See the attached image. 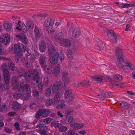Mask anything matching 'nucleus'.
<instances>
[{
    "label": "nucleus",
    "mask_w": 135,
    "mask_h": 135,
    "mask_svg": "<svg viewBox=\"0 0 135 135\" xmlns=\"http://www.w3.org/2000/svg\"><path fill=\"white\" fill-rule=\"evenodd\" d=\"M30 90V85L27 84H21L20 87L18 89L19 91L23 92L22 97L25 100H28L29 99L31 93Z\"/></svg>",
    "instance_id": "f257e3e1"
},
{
    "label": "nucleus",
    "mask_w": 135,
    "mask_h": 135,
    "mask_svg": "<svg viewBox=\"0 0 135 135\" xmlns=\"http://www.w3.org/2000/svg\"><path fill=\"white\" fill-rule=\"evenodd\" d=\"M39 72L37 69H34L31 72L28 71L26 72L25 74H21L20 75V77L24 76L26 77L31 78L32 77L33 81L37 84L40 81V79L39 76Z\"/></svg>",
    "instance_id": "f03ea898"
},
{
    "label": "nucleus",
    "mask_w": 135,
    "mask_h": 135,
    "mask_svg": "<svg viewBox=\"0 0 135 135\" xmlns=\"http://www.w3.org/2000/svg\"><path fill=\"white\" fill-rule=\"evenodd\" d=\"M104 78L107 81L111 82L113 86L117 87L119 83H118L117 80H121L123 78L119 74L114 75L113 79H111L110 77L108 76H105Z\"/></svg>",
    "instance_id": "7ed1b4c3"
},
{
    "label": "nucleus",
    "mask_w": 135,
    "mask_h": 135,
    "mask_svg": "<svg viewBox=\"0 0 135 135\" xmlns=\"http://www.w3.org/2000/svg\"><path fill=\"white\" fill-rule=\"evenodd\" d=\"M51 112V111L49 109H41L38 110L35 115L36 118L40 119L41 116H42L43 117H48Z\"/></svg>",
    "instance_id": "20e7f679"
},
{
    "label": "nucleus",
    "mask_w": 135,
    "mask_h": 135,
    "mask_svg": "<svg viewBox=\"0 0 135 135\" xmlns=\"http://www.w3.org/2000/svg\"><path fill=\"white\" fill-rule=\"evenodd\" d=\"M26 47L21 43L15 44L14 45L13 53H22L25 52Z\"/></svg>",
    "instance_id": "39448f33"
},
{
    "label": "nucleus",
    "mask_w": 135,
    "mask_h": 135,
    "mask_svg": "<svg viewBox=\"0 0 135 135\" xmlns=\"http://www.w3.org/2000/svg\"><path fill=\"white\" fill-rule=\"evenodd\" d=\"M39 61L42 67L44 69L46 68L47 67L46 65L47 59L44 54L41 55L39 58Z\"/></svg>",
    "instance_id": "423d86ee"
},
{
    "label": "nucleus",
    "mask_w": 135,
    "mask_h": 135,
    "mask_svg": "<svg viewBox=\"0 0 135 135\" xmlns=\"http://www.w3.org/2000/svg\"><path fill=\"white\" fill-rule=\"evenodd\" d=\"M2 70L3 71V76L5 83L6 84H8L9 83L10 81V76L9 72L7 69L3 68V66L2 68Z\"/></svg>",
    "instance_id": "0eeeda50"
},
{
    "label": "nucleus",
    "mask_w": 135,
    "mask_h": 135,
    "mask_svg": "<svg viewBox=\"0 0 135 135\" xmlns=\"http://www.w3.org/2000/svg\"><path fill=\"white\" fill-rule=\"evenodd\" d=\"M91 83L88 80H85L81 81L77 84H75L74 86L77 88L79 87H84L88 88L91 86Z\"/></svg>",
    "instance_id": "6e6552de"
},
{
    "label": "nucleus",
    "mask_w": 135,
    "mask_h": 135,
    "mask_svg": "<svg viewBox=\"0 0 135 135\" xmlns=\"http://www.w3.org/2000/svg\"><path fill=\"white\" fill-rule=\"evenodd\" d=\"M11 83L12 84V87L13 88L15 89H17L18 90V88L20 87L21 84H23V83H20V85L18 79L17 77L16 76H13L12 77Z\"/></svg>",
    "instance_id": "1a4fd4ad"
},
{
    "label": "nucleus",
    "mask_w": 135,
    "mask_h": 135,
    "mask_svg": "<svg viewBox=\"0 0 135 135\" xmlns=\"http://www.w3.org/2000/svg\"><path fill=\"white\" fill-rule=\"evenodd\" d=\"M115 54L116 56L117 57V59L118 61H123L124 60L122 56V51L120 47H118L115 50Z\"/></svg>",
    "instance_id": "9d476101"
},
{
    "label": "nucleus",
    "mask_w": 135,
    "mask_h": 135,
    "mask_svg": "<svg viewBox=\"0 0 135 135\" xmlns=\"http://www.w3.org/2000/svg\"><path fill=\"white\" fill-rule=\"evenodd\" d=\"M2 43L4 45L9 44L10 40V37L7 33L3 34L2 36Z\"/></svg>",
    "instance_id": "9b49d317"
},
{
    "label": "nucleus",
    "mask_w": 135,
    "mask_h": 135,
    "mask_svg": "<svg viewBox=\"0 0 135 135\" xmlns=\"http://www.w3.org/2000/svg\"><path fill=\"white\" fill-rule=\"evenodd\" d=\"M76 50V46H74L71 49L68 50L67 52V56L68 57L71 59H73L74 53Z\"/></svg>",
    "instance_id": "f8f14e48"
},
{
    "label": "nucleus",
    "mask_w": 135,
    "mask_h": 135,
    "mask_svg": "<svg viewBox=\"0 0 135 135\" xmlns=\"http://www.w3.org/2000/svg\"><path fill=\"white\" fill-rule=\"evenodd\" d=\"M95 95L98 98L102 100H103L106 98L110 97V95L107 92L101 93L100 94H97Z\"/></svg>",
    "instance_id": "ddd939ff"
},
{
    "label": "nucleus",
    "mask_w": 135,
    "mask_h": 135,
    "mask_svg": "<svg viewBox=\"0 0 135 135\" xmlns=\"http://www.w3.org/2000/svg\"><path fill=\"white\" fill-rule=\"evenodd\" d=\"M39 50L40 52H45L46 50V45L44 41L42 40L41 41L39 45Z\"/></svg>",
    "instance_id": "4468645a"
},
{
    "label": "nucleus",
    "mask_w": 135,
    "mask_h": 135,
    "mask_svg": "<svg viewBox=\"0 0 135 135\" xmlns=\"http://www.w3.org/2000/svg\"><path fill=\"white\" fill-rule=\"evenodd\" d=\"M107 34L108 36L113 37L114 42L117 43V35L113 31L111 30H108L107 31Z\"/></svg>",
    "instance_id": "2eb2a0df"
},
{
    "label": "nucleus",
    "mask_w": 135,
    "mask_h": 135,
    "mask_svg": "<svg viewBox=\"0 0 135 135\" xmlns=\"http://www.w3.org/2000/svg\"><path fill=\"white\" fill-rule=\"evenodd\" d=\"M22 61L23 65L27 67H31L32 65V64L29 61L27 57L24 58L22 59Z\"/></svg>",
    "instance_id": "dca6fc26"
},
{
    "label": "nucleus",
    "mask_w": 135,
    "mask_h": 135,
    "mask_svg": "<svg viewBox=\"0 0 135 135\" xmlns=\"http://www.w3.org/2000/svg\"><path fill=\"white\" fill-rule=\"evenodd\" d=\"M73 36L75 38H78L80 35L81 32L80 30L78 28H75L72 32Z\"/></svg>",
    "instance_id": "f3484780"
},
{
    "label": "nucleus",
    "mask_w": 135,
    "mask_h": 135,
    "mask_svg": "<svg viewBox=\"0 0 135 135\" xmlns=\"http://www.w3.org/2000/svg\"><path fill=\"white\" fill-rule=\"evenodd\" d=\"M26 25L28 27V31L31 32L33 30L34 25L33 21L31 20H29L27 22Z\"/></svg>",
    "instance_id": "a211bd4d"
},
{
    "label": "nucleus",
    "mask_w": 135,
    "mask_h": 135,
    "mask_svg": "<svg viewBox=\"0 0 135 135\" xmlns=\"http://www.w3.org/2000/svg\"><path fill=\"white\" fill-rule=\"evenodd\" d=\"M21 105L18 103L17 101L13 102L12 108L13 110L15 111L19 110L21 108Z\"/></svg>",
    "instance_id": "6ab92c4d"
},
{
    "label": "nucleus",
    "mask_w": 135,
    "mask_h": 135,
    "mask_svg": "<svg viewBox=\"0 0 135 135\" xmlns=\"http://www.w3.org/2000/svg\"><path fill=\"white\" fill-rule=\"evenodd\" d=\"M56 49L55 46L52 45L49 46L48 50V53L49 56L52 55L55 52Z\"/></svg>",
    "instance_id": "aec40b11"
},
{
    "label": "nucleus",
    "mask_w": 135,
    "mask_h": 135,
    "mask_svg": "<svg viewBox=\"0 0 135 135\" xmlns=\"http://www.w3.org/2000/svg\"><path fill=\"white\" fill-rule=\"evenodd\" d=\"M61 45L65 47H67L71 45V43L70 41L67 39H63L62 41L61 42Z\"/></svg>",
    "instance_id": "412c9836"
},
{
    "label": "nucleus",
    "mask_w": 135,
    "mask_h": 135,
    "mask_svg": "<svg viewBox=\"0 0 135 135\" xmlns=\"http://www.w3.org/2000/svg\"><path fill=\"white\" fill-rule=\"evenodd\" d=\"M52 90L54 93H56L59 90L61 89V86L58 84H53L51 85Z\"/></svg>",
    "instance_id": "4be33fe9"
},
{
    "label": "nucleus",
    "mask_w": 135,
    "mask_h": 135,
    "mask_svg": "<svg viewBox=\"0 0 135 135\" xmlns=\"http://www.w3.org/2000/svg\"><path fill=\"white\" fill-rule=\"evenodd\" d=\"M45 104L47 105L50 106L54 104L56 105H57V104L53 99L49 98L47 99L45 102Z\"/></svg>",
    "instance_id": "5701e85b"
},
{
    "label": "nucleus",
    "mask_w": 135,
    "mask_h": 135,
    "mask_svg": "<svg viewBox=\"0 0 135 135\" xmlns=\"http://www.w3.org/2000/svg\"><path fill=\"white\" fill-rule=\"evenodd\" d=\"M93 79L95 81H97L100 84L102 82L103 80V77L99 75H95L93 76Z\"/></svg>",
    "instance_id": "b1692460"
},
{
    "label": "nucleus",
    "mask_w": 135,
    "mask_h": 135,
    "mask_svg": "<svg viewBox=\"0 0 135 135\" xmlns=\"http://www.w3.org/2000/svg\"><path fill=\"white\" fill-rule=\"evenodd\" d=\"M53 72L55 76L57 75L60 72V65L57 64L53 68Z\"/></svg>",
    "instance_id": "393cba45"
},
{
    "label": "nucleus",
    "mask_w": 135,
    "mask_h": 135,
    "mask_svg": "<svg viewBox=\"0 0 135 135\" xmlns=\"http://www.w3.org/2000/svg\"><path fill=\"white\" fill-rule=\"evenodd\" d=\"M121 107L123 109H126L129 108L131 105L126 102H122L120 103Z\"/></svg>",
    "instance_id": "a878e982"
},
{
    "label": "nucleus",
    "mask_w": 135,
    "mask_h": 135,
    "mask_svg": "<svg viewBox=\"0 0 135 135\" xmlns=\"http://www.w3.org/2000/svg\"><path fill=\"white\" fill-rule=\"evenodd\" d=\"M8 67L10 70L13 71L15 69V66L13 62L9 59H8Z\"/></svg>",
    "instance_id": "bb28decb"
},
{
    "label": "nucleus",
    "mask_w": 135,
    "mask_h": 135,
    "mask_svg": "<svg viewBox=\"0 0 135 135\" xmlns=\"http://www.w3.org/2000/svg\"><path fill=\"white\" fill-rule=\"evenodd\" d=\"M65 96L66 98H71L72 99L74 98L71 90H67L65 91Z\"/></svg>",
    "instance_id": "cd10ccee"
},
{
    "label": "nucleus",
    "mask_w": 135,
    "mask_h": 135,
    "mask_svg": "<svg viewBox=\"0 0 135 135\" xmlns=\"http://www.w3.org/2000/svg\"><path fill=\"white\" fill-rule=\"evenodd\" d=\"M15 53V60L16 62L17 63L21 59L22 55V53L18 52Z\"/></svg>",
    "instance_id": "c85d7f7f"
},
{
    "label": "nucleus",
    "mask_w": 135,
    "mask_h": 135,
    "mask_svg": "<svg viewBox=\"0 0 135 135\" xmlns=\"http://www.w3.org/2000/svg\"><path fill=\"white\" fill-rule=\"evenodd\" d=\"M64 101L63 100H60V103L57 104V106L56 107L57 109H61L64 108L65 107V105L64 103Z\"/></svg>",
    "instance_id": "c756f323"
},
{
    "label": "nucleus",
    "mask_w": 135,
    "mask_h": 135,
    "mask_svg": "<svg viewBox=\"0 0 135 135\" xmlns=\"http://www.w3.org/2000/svg\"><path fill=\"white\" fill-rule=\"evenodd\" d=\"M34 32L36 38H39L41 36L40 33L38 29L36 26H35Z\"/></svg>",
    "instance_id": "7c9ffc66"
},
{
    "label": "nucleus",
    "mask_w": 135,
    "mask_h": 135,
    "mask_svg": "<svg viewBox=\"0 0 135 135\" xmlns=\"http://www.w3.org/2000/svg\"><path fill=\"white\" fill-rule=\"evenodd\" d=\"M120 6L125 8H127L128 7L134 6L135 7V4H127L125 3H121L120 4Z\"/></svg>",
    "instance_id": "2f4dec72"
},
{
    "label": "nucleus",
    "mask_w": 135,
    "mask_h": 135,
    "mask_svg": "<svg viewBox=\"0 0 135 135\" xmlns=\"http://www.w3.org/2000/svg\"><path fill=\"white\" fill-rule=\"evenodd\" d=\"M61 96L60 93H57L56 95L55 96L54 99H53L57 103V104L58 103H60V97Z\"/></svg>",
    "instance_id": "473e14b6"
},
{
    "label": "nucleus",
    "mask_w": 135,
    "mask_h": 135,
    "mask_svg": "<svg viewBox=\"0 0 135 135\" xmlns=\"http://www.w3.org/2000/svg\"><path fill=\"white\" fill-rule=\"evenodd\" d=\"M12 25L11 23H6L4 26V28L7 31H10L12 28Z\"/></svg>",
    "instance_id": "72a5a7b5"
},
{
    "label": "nucleus",
    "mask_w": 135,
    "mask_h": 135,
    "mask_svg": "<svg viewBox=\"0 0 135 135\" xmlns=\"http://www.w3.org/2000/svg\"><path fill=\"white\" fill-rule=\"evenodd\" d=\"M73 120V118L72 116H69L65 120V122L67 124H69Z\"/></svg>",
    "instance_id": "f704fd0d"
},
{
    "label": "nucleus",
    "mask_w": 135,
    "mask_h": 135,
    "mask_svg": "<svg viewBox=\"0 0 135 135\" xmlns=\"http://www.w3.org/2000/svg\"><path fill=\"white\" fill-rule=\"evenodd\" d=\"M50 61V64L51 65V66H53V65L56 64L57 62V60H56L54 58L52 57V56L49 59Z\"/></svg>",
    "instance_id": "c9c22d12"
},
{
    "label": "nucleus",
    "mask_w": 135,
    "mask_h": 135,
    "mask_svg": "<svg viewBox=\"0 0 135 135\" xmlns=\"http://www.w3.org/2000/svg\"><path fill=\"white\" fill-rule=\"evenodd\" d=\"M124 62V60L122 62L118 60V63L116 64L117 67L120 69H123L124 70V68L125 67V66H123L122 64V63Z\"/></svg>",
    "instance_id": "e433bc0d"
},
{
    "label": "nucleus",
    "mask_w": 135,
    "mask_h": 135,
    "mask_svg": "<svg viewBox=\"0 0 135 135\" xmlns=\"http://www.w3.org/2000/svg\"><path fill=\"white\" fill-rule=\"evenodd\" d=\"M46 72L48 74H52L53 73V69L51 67H48L44 69Z\"/></svg>",
    "instance_id": "4c0bfd02"
},
{
    "label": "nucleus",
    "mask_w": 135,
    "mask_h": 135,
    "mask_svg": "<svg viewBox=\"0 0 135 135\" xmlns=\"http://www.w3.org/2000/svg\"><path fill=\"white\" fill-rule=\"evenodd\" d=\"M83 126V124L76 123L74 124V129L75 130L79 129Z\"/></svg>",
    "instance_id": "58836bf2"
},
{
    "label": "nucleus",
    "mask_w": 135,
    "mask_h": 135,
    "mask_svg": "<svg viewBox=\"0 0 135 135\" xmlns=\"http://www.w3.org/2000/svg\"><path fill=\"white\" fill-rule=\"evenodd\" d=\"M60 124V123H59L58 122L53 121L51 123V125L53 127L56 129H57V127Z\"/></svg>",
    "instance_id": "ea45409f"
},
{
    "label": "nucleus",
    "mask_w": 135,
    "mask_h": 135,
    "mask_svg": "<svg viewBox=\"0 0 135 135\" xmlns=\"http://www.w3.org/2000/svg\"><path fill=\"white\" fill-rule=\"evenodd\" d=\"M22 94L20 93H16L14 94L13 97L16 99H18L22 97Z\"/></svg>",
    "instance_id": "a19ab883"
},
{
    "label": "nucleus",
    "mask_w": 135,
    "mask_h": 135,
    "mask_svg": "<svg viewBox=\"0 0 135 135\" xmlns=\"http://www.w3.org/2000/svg\"><path fill=\"white\" fill-rule=\"evenodd\" d=\"M102 45H103V43L101 42H99V43H97L96 44V49L98 50L102 49L103 46H102Z\"/></svg>",
    "instance_id": "79ce46f5"
},
{
    "label": "nucleus",
    "mask_w": 135,
    "mask_h": 135,
    "mask_svg": "<svg viewBox=\"0 0 135 135\" xmlns=\"http://www.w3.org/2000/svg\"><path fill=\"white\" fill-rule=\"evenodd\" d=\"M43 84L45 87L47 86L49 83V79L47 77H44Z\"/></svg>",
    "instance_id": "37998d69"
},
{
    "label": "nucleus",
    "mask_w": 135,
    "mask_h": 135,
    "mask_svg": "<svg viewBox=\"0 0 135 135\" xmlns=\"http://www.w3.org/2000/svg\"><path fill=\"white\" fill-rule=\"evenodd\" d=\"M126 65L131 70H135V67L131 63L127 62L126 63Z\"/></svg>",
    "instance_id": "c03bdc74"
},
{
    "label": "nucleus",
    "mask_w": 135,
    "mask_h": 135,
    "mask_svg": "<svg viewBox=\"0 0 135 135\" xmlns=\"http://www.w3.org/2000/svg\"><path fill=\"white\" fill-rule=\"evenodd\" d=\"M21 41L23 43L27 44H28V41L26 36L24 35L23 36Z\"/></svg>",
    "instance_id": "a18cd8bd"
},
{
    "label": "nucleus",
    "mask_w": 135,
    "mask_h": 135,
    "mask_svg": "<svg viewBox=\"0 0 135 135\" xmlns=\"http://www.w3.org/2000/svg\"><path fill=\"white\" fill-rule=\"evenodd\" d=\"M17 71L20 73H23L25 71V70L21 67H17L16 69Z\"/></svg>",
    "instance_id": "49530a36"
},
{
    "label": "nucleus",
    "mask_w": 135,
    "mask_h": 135,
    "mask_svg": "<svg viewBox=\"0 0 135 135\" xmlns=\"http://www.w3.org/2000/svg\"><path fill=\"white\" fill-rule=\"evenodd\" d=\"M67 130V128L62 124L60 129H59V131L61 132H64L66 131Z\"/></svg>",
    "instance_id": "de8ad7c7"
},
{
    "label": "nucleus",
    "mask_w": 135,
    "mask_h": 135,
    "mask_svg": "<svg viewBox=\"0 0 135 135\" xmlns=\"http://www.w3.org/2000/svg\"><path fill=\"white\" fill-rule=\"evenodd\" d=\"M51 93V91L50 89L47 88L45 91V94L46 96H49Z\"/></svg>",
    "instance_id": "09e8293b"
},
{
    "label": "nucleus",
    "mask_w": 135,
    "mask_h": 135,
    "mask_svg": "<svg viewBox=\"0 0 135 135\" xmlns=\"http://www.w3.org/2000/svg\"><path fill=\"white\" fill-rule=\"evenodd\" d=\"M52 119L48 117L44 119V122L46 124H48L52 120Z\"/></svg>",
    "instance_id": "8fccbe9b"
},
{
    "label": "nucleus",
    "mask_w": 135,
    "mask_h": 135,
    "mask_svg": "<svg viewBox=\"0 0 135 135\" xmlns=\"http://www.w3.org/2000/svg\"><path fill=\"white\" fill-rule=\"evenodd\" d=\"M39 133L41 135H48L47 132L45 130L40 129L39 131Z\"/></svg>",
    "instance_id": "3c124183"
},
{
    "label": "nucleus",
    "mask_w": 135,
    "mask_h": 135,
    "mask_svg": "<svg viewBox=\"0 0 135 135\" xmlns=\"http://www.w3.org/2000/svg\"><path fill=\"white\" fill-rule=\"evenodd\" d=\"M56 40L58 42H61L62 40V37L60 35H57L55 37Z\"/></svg>",
    "instance_id": "603ef678"
},
{
    "label": "nucleus",
    "mask_w": 135,
    "mask_h": 135,
    "mask_svg": "<svg viewBox=\"0 0 135 135\" xmlns=\"http://www.w3.org/2000/svg\"><path fill=\"white\" fill-rule=\"evenodd\" d=\"M7 107L5 105L0 106V112H3L5 111L6 110Z\"/></svg>",
    "instance_id": "864d4df0"
},
{
    "label": "nucleus",
    "mask_w": 135,
    "mask_h": 135,
    "mask_svg": "<svg viewBox=\"0 0 135 135\" xmlns=\"http://www.w3.org/2000/svg\"><path fill=\"white\" fill-rule=\"evenodd\" d=\"M33 95L35 97H37L39 96V93L37 90L35 89L33 91Z\"/></svg>",
    "instance_id": "5fc2aeb1"
},
{
    "label": "nucleus",
    "mask_w": 135,
    "mask_h": 135,
    "mask_svg": "<svg viewBox=\"0 0 135 135\" xmlns=\"http://www.w3.org/2000/svg\"><path fill=\"white\" fill-rule=\"evenodd\" d=\"M68 73L67 72H64L62 74V79H64L69 78Z\"/></svg>",
    "instance_id": "6e6d98bb"
},
{
    "label": "nucleus",
    "mask_w": 135,
    "mask_h": 135,
    "mask_svg": "<svg viewBox=\"0 0 135 135\" xmlns=\"http://www.w3.org/2000/svg\"><path fill=\"white\" fill-rule=\"evenodd\" d=\"M50 18H48L46 20L45 23V26L46 27H48L50 26L49 23V21Z\"/></svg>",
    "instance_id": "4d7b16f0"
},
{
    "label": "nucleus",
    "mask_w": 135,
    "mask_h": 135,
    "mask_svg": "<svg viewBox=\"0 0 135 135\" xmlns=\"http://www.w3.org/2000/svg\"><path fill=\"white\" fill-rule=\"evenodd\" d=\"M6 88L3 84H1L0 83V91H4Z\"/></svg>",
    "instance_id": "13d9d810"
},
{
    "label": "nucleus",
    "mask_w": 135,
    "mask_h": 135,
    "mask_svg": "<svg viewBox=\"0 0 135 135\" xmlns=\"http://www.w3.org/2000/svg\"><path fill=\"white\" fill-rule=\"evenodd\" d=\"M44 85L42 83H40L38 85V88L40 92L43 90Z\"/></svg>",
    "instance_id": "bf43d9fd"
},
{
    "label": "nucleus",
    "mask_w": 135,
    "mask_h": 135,
    "mask_svg": "<svg viewBox=\"0 0 135 135\" xmlns=\"http://www.w3.org/2000/svg\"><path fill=\"white\" fill-rule=\"evenodd\" d=\"M4 131L8 133H11L12 132V129L8 127L4 129Z\"/></svg>",
    "instance_id": "052dcab7"
},
{
    "label": "nucleus",
    "mask_w": 135,
    "mask_h": 135,
    "mask_svg": "<svg viewBox=\"0 0 135 135\" xmlns=\"http://www.w3.org/2000/svg\"><path fill=\"white\" fill-rule=\"evenodd\" d=\"M52 57H54V59L56 60H57V61L59 57V54L58 52H56L55 53L54 55Z\"/></svg>",
    "instance_id": "680f3d73"
},
{
    "label": "nucleus",
    "mask_w": 135,
    "mask_h": 135,
    "mask_svg": "<svg viewBox=\"0 0 135 135\" xmlns=\"http://www.w3.org/2000/svg\"><path fill=\"white\" fill-rule=\"evenodd\" d=\"M75 133L73 130L69 129L68 131L67 135H74Z\"/></svg>",
    "instance_id": "e2e57ef3"
},
{
    "label": "nucleus",
    "mask_w": 135,
    "mask_h": 135,
    "mask_svg": "<svg viewBox=\"0 0 135 135\" xmlns=\"http://www.w3.org/2000/svg\"><path fill=\"white\" fill-rule=\"evenodd\" d=\"M60 58L61 61H63L64 59V54L62 52H61L60 54Z\"/></svg>",
    "instance_id": "0e129e2a"
},
{
    "label": "nucleus",
    "mask_w": 135,
    "mask_h": 135,
    "mask_svg": "<svg viewBox=\"0 0 135 135\" xmlns=\"http://www.w3.org/2000/svg\"><path fill=\"white\" fill-rule=\"evenodd\" d=\"M54 18H50L49 21V23L50 26H52L54 23Z\"/></svg>",
    "instance_id": "69168bd1"
},
{
    "label": "nucleus",
    "mask_w": 135,
    "mask_h": 135,
    "mask_svg": "<svg viewBox=\"0 0 135 135\" xmlns=\"http://www.w3.org/2000/svg\"><path fill=\"white\" fill-rule=\"evenodd\" d=\"M44 126H45V124H39L37 125L36 126V127L37 128L41 129L43 128V127H44Z\"/></svg>",
    "instance_id": "338daca9"
},
{
    "label": "nucleus",
    "mask_w": 135,
    "mask_h": 135,
    "mask_svg": "<svg viewBox=\"0 0 135 135\" xmlns=\"http://www.w3.org/2000/svg\"><path fill=\"white\" fill-rule=\"evenodd\" d=\"M64 81V84L65 85H67L69 83V78H68L66 79H62Z\"/></svg>",
    "instance_id": "774afa93"
}]
</instances>
